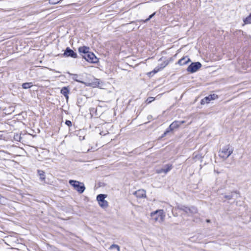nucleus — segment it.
<instances>
[{
	"mask_svg": "<svg viewBox=\"0 0 251 251\" xmlns=\"http://www.w3.org/2000/svg\"><path fill=\"white\" fill-rule=\"evenodd\" d=\"M169 132V130H166L165 132H164V135H166L168 132Z\"/></svg>",
	"mask_w": 251,
	"mask_h": 251,
	"instance_id": "nucleus-29",
	"label": "nucleus"
},
{
	"mask_svg": "<svg viewBox=\"0 0 251 251\" xmlns=\"http://www.w3.org/2000/svg\"><path fill=\"white\" fill-rule=\"evenodd\" d=\"M167 65H168V62H164L163 63H162V64L160 65V67H156V68H154V69L153 70V71L151 72L149 74L150 75L152 73L154 74L157 73L158 72H159L161 69H162L164 68H165Z\"/></svg>",
	"mask_w": 251,
	"mask_h": 251,
	"instance_id": "nucleus-13",
	"label": "nucleus"
},
{
	"mask_svg": "<svg viewBox=\"0 0 251 251\" xmlns=\"http://www.w3.org/2000/svg\"><path fill=\"white\" fill-rule=\"evenodd\" d=\"M69 182L76 191L80 194L82 193L85 189L84 184L82 182L74 180H70Z\"/></svg>",
	"mask_w": 251,
	"mask_h": 251,
	"instance_id": "nucleus-3",
	"label": "nucleus"
},
{
	"mask_svg": "<svg viewBox=\"0 0 251 251\" xmlns=\"http://www.w3.org/2000/svg\"><path fill=\"white\" fill-rule=\"evenodd\" d=\"M206 222H207V223H209V222H210V220H206Z\"/></svg>",
	"mask_w": 251,
	"mask_h": 251,
	"instance_id": "nucleus-30",
	"label": "nucleus"
},
{
	"mask_svg": "<svg viewBox=\"0 0 251 251\" xmlns=\"http://www.w3.org/2000/svg\"><path fill=\"white\" fill-rule=\"evenodd\" d=\"M73 75V79L74 80H75V81H76L77 82H78L79 83L84 84H85L87 86H93V83H92L86 82H84V81H81L80 80L78 79H77V77H78L77 75Z\"/></svg>",
	"mask_w": 251,
	"mask_h": 251,
	"instance_id": "nucleus-15",
	"label": "nucleus"
},
{
	"mask_svg": "<svg viewBox=\"0 0 251 251\" xmlns=\"http://www.w3.org/2000/svg\"><path fill=\"white\" fill-rule=\"evenodd\" d=\"M233 149L228 145L223 147L219 151V156L220 157L226 159L233 152Z\"/></svg>",
	"mask_w": 251,
	"mask_h": 251,
	"instance_id": "nucleus-2",
	"label": "nucleus"
},
{
	"mask_svg": "<svg viewBox=\"0 0 251 251\" xmlns=\"http://www.w3.org/2000/svg\"><path fill=\"white\" fill-rule=\"evenodd\" d=\"M154 100V98L153 97H149L148 98L147 101L148 102V103H151L152 101H153Z\"/></svg>",
	"mask_w": 251,
	"mask_h": 251,
	"instance_id": "nucleus-24",
	"label": "nucleus"
},
{
	"mask_svg": "<svg viewBox=\"0 0 251 251\" xmlns=\"http://www.w3.org/2000/svg\"><path fill=\"white\" fill-rule=\"evenodd\" d=\"M180 209L187 214L195 213L197 212V209L194 207H187L184 206H182Z\"/></svg>",
	"mask_w": 251,
	"mask_h": 251,
	"instance_id": "nucleus-9",
	"label": "nucleus"
},
{
	"mask_svg": "<svg viewBox=\"0 0 251 251\" xmlns=\"http://www.w3.org/2000/svg\"><path fill=\"white\" fill-rule=\"evenodd\" d=\"M224 197L226 199L230 200L232 199V196L231 195H225Z\"/></svg>",
	"mask_w": 251,
	"mask_h": 251,
	"instance_id": "nucleus-26",
	"label": "nucleus"
},
{
	"mask_svg": "<svg viewBox=\"0 0 251 251\" xmlns=\"http://www.w3.org/2000/svg\"><path fill=\"white\" fill-rule=\"evenodd\" d=\"M201 67V64L200 62H193L188 66L187 69V71L190 73H194L197 72Z\"/></svg>",
	"mask_w": 251,
	"mask_h": 251,
	"instance_id": "nucleus-5",
	"label": "nucleus"
},
{
	"mask_svg": "<svg viewBox=\"0 0 251 251\" xmlns=\"http://www.w3.org/2000/svg\"><path fill=\"white\" fill-rule=\"evenodd\" d=\"M244 24H251V14L244 20Z\"/></svg>",
	"mask_w": 251,
	"mask_h": 251,
	"instance_id": "nucleus-21",
	"label": "nucleus"
},
{
	"mask_svg": "<svg viewBox=\"0 0 251 251\" xmlns=\"http://www.w3.org/2000/svg\"><path fill=\"white\" fill-rule=\"evenodd\" d=\"M113 249H116L117 251H120V247L118 245L112 244V245L110 246V247L109 248V250H112Z\"/></svg>",
	"mask_w": 251,
	"mask_h": 251,
	"instance_id": "nucleus-22",
	"label": "nucleus"
},
{
	"mask_svg": "<svg viewBox=\"0 0 251 251\" xmlns=\"http://www.w3.org/2000/svg\"><path fill=\"white\" fill-rule=\"evenodd\" d=\"M106 197V195L104 194H99L97 197V200L100 206L102 208H106L108 206V202L105 200Z\"/></svg>",
	"mask_w": 251,
	"mask_h": 251,
	"instance_id": "nucleus-4",
	"label": "nucleus"
},
{
	"mask_svg": "<svg viewBox=\"0 0 251 251\" xmlns=\"http://www.w3.org/2000/svg\"><path fill=\"white\" fill-rule=\"evenodd\" d=\"M134 195L137 198H143L146 197V191L143 189H140L134 193Z\"/></svg>",
	"mask_w": 251,
	"mask_h": 251,
	"instance_id": "nucleus-11",
	"label": "nucleus"
},
{
	"mask_svg": "<svg viewBox=\"0 0 251 251\" xmlns=\"http://www.w3.org/2000/svg\"><path fill=\"white\" fill-rule=\"evenodd\" d=\"M38 175L40 176V179L42 181L44 180L45 179V172L43 171H41V170H38Z\"/></svg>",
	"mask_w": 251,
	"mask_h": 251,
	"instance_id": "nucleus-20",
	"label": "nucleus"
},
{
	"mask_svg": "<svg viewBox=\"0 0 251 251\" xmlns=\"http://www.w3.org/2000/svg\"><path fill=\"white\" fill-rule=\"evenodd\" d=\"M178 122L180 123V126L181 124L185 123V122L184 121H178Z\"/></svg>",
	"mask_w": 251,
	"mask_h": 251,
	"instance_id": "nucleus-28",
	"label": "nucleus"
},
{
	"mask_svg": "<svg viewBox=\"0 0 251 251\" xmlns=\"http://www.w3.org/2000/svg\"><path fill=\"white\" fill-rule=\"evenodd\" d=\"M61 93L66 98L67 100H68L69 99L68 94L69 93V90L66 87H64L62 88L60 91Z\"/></svg>",
	"mask_w": 251,
	"mask_h": 251,
	"instance_id": "nucleus-16",
	"label": "nucleus"
},
{
	"mask_svg": "<svg viewBox=\"0 0 251 251\" xmlns=\"http://www.w3.org/2000/svg\"><path fill=\"white\" fill-rule=\"evenodd\" d=\"M155 14V13H154L152 14L151 15L148 19H147L145 21H144V22L146 23V22H148V21H149L151 18H152L153 16H154V15Z\"/></svg>",
	"mask_w": 251,
	"mask_h": 251,
	"instance_id": "nucleus-23",
	"label": "nucleus"
},
{
	"mask_svg": "<svg viewBox=\"0 0 251 251\" xmlns=\"http://www.w3.org/2000/svg\"><path fill=\"white\" fill-rule=\"evenodd\" d=\"M180 126V123L177 121H174L169 126V128L171 130H174L178 128Z\"/></svg>",
	"mask_w": 251,
	"mask_h": 251,
	"instance_id": "nucleus-18",
	"label": "nucleus"
},
{
	"mask_svg": "<svg viewBox=\"0 0 251 251\" xmlns=\"http://www.w3.org/2000/svg\"><path fill=\"white\" fill-rule=\"evenodd\" d=\"M108 133V131H106V132H104L103 131L100 132V134L101 135H105Z\"/></svg>",
	"mask_w": 251,
	"mask_h": 251,
	"instance_id": "nucleus-27",
	"label": "nucleus"
},
{
	"mask_svg": "<svg viewBox=\"0 0 251 251\" xmlns=\"http://www.w3.org/2000/svg\"><path fill=\"white\" fill-rule=\"evenodd\" d=\"M83 57L88 62L91 63H96L98 61V59L95 55L90 51L85 55H83Z\"/></svg>",
	"mask_w": 251,
	"mask_h": 251,
	"instance_id": "nucleus-6",
	"label": "nucleus"
},
{
	"mask_svg": "<svg viewBox=\"0 0 251 251\" xmlns=\"http://www.w3.org/2000/svg\"><path fill=\"white\" fill-rule=\"evenodd\" d=\"M152 219L155 222L162 223L165 217V213L162 209L157 210L151 213Z\"/></svg>",
	"mask_w": 251,
	"mask_h": 251,
	"instance_id": "nucleus-1",
	"label": "nucleus"
},
{
	"mask_svg": "<svg viewBox=\"0 0 251 251\" xmlns=\"http://www.w3.org/2000/svg\"><path fill=\"white\" fill-rule=\"evenodd\" d=\"M33 86L32 82H26L22 84V87L24 89H28L31 88Z\"/></svg>",
	"mask_w": 251,
	"mask_h": 251,
	"instance_id": "nucleus-19",
	"label": "nucleus"
},
{
	"mask_svg": "<svg viewBox=\"0 0 251 251\" xmlns=\"http://www.w3.org/2000/svg\"><path fill=\"white\" fill-rule=\"evenodd\" d=\"M65 124L69 126L72 125V122L69 120L66 121Z\"/></svg>",
	"mask_w": 251,
	"mask_h": 251,
	"instance_id": "nucleus-25",
	"label": "nucleus"
},
{
	"mask_svg": "<svg viewBox=\"0 0 251 251\" xmlns=\"http://www.w3.org/2000/svg\"><path fill=\"white\" fill-rule=\"evenodd\" d=\"M64 55L67 57H72L75 58L77 57V54L69 48H67L64 53Z\"/></svg>",
	"mask_w": 251,
	"mask_h": 251,
	"instance_id": "nucleus-8",
	"label": "nucleus"
},
{
	"mask_svg": "<svg viewBox=\"0 0 251 251\" xmlns=\"http://www.w3.org/2000/svg\"><path fill=\"white\" fill-rule=\"evenodd\" d=\"M89 48L85 46L79 47L78 48V51L80 53H83L84 55L88 53L89 52Z\"/></svg>",
	"mask_w": 251,
	"mask_h": 251,
	"instance_id": "nucleus-17",
	"label": "nucleus"
},
{
	"mask_svg": "<svg viewBox=\"0 0 251 251\" xmlns=\"http://www.w3.org/2000/svg\"><path fill=\"white\" fill-rule=\"evenodd\" d=\"M218 98V96L215 94L209 95V96L205 97L201 100V104H204L208 103L212 100H214Z\"/></svg>",
	"mask_w": 251,
	"mask_h": 251,
	"instance_id": "nucleus-7",
	"label": "nucleus"
},
{
	"mask_svg": "<svg viewBox=\"0 0 251 251\" xmlns=\"http://www.w3.org/2000/svg\"><path fill=\"white\" fill-rule=\"evenodd\" d=\"M172 165L167 164L166 166H165L163 168L156 170V173L157 174H161L162 173L167 174L169 171H170L172 169Z\"/></svg>",
	"mask_w": 251,
	"mask_h": 251,
	"instance_id": "nucleus-10",
	"label": "nucleus"
},
{
	"mask_svg": "<svg viewBox=\"0 0 251 251\" xmlns=\"http://www.w3.org/2000/svg\"><path fill=\"white\" fill-rule=\"evenodd\" d=\"M167 65H168V62H164L163 63H162V64L160 65V67H156V68H154V69L153 70V71L151 72L149 74L150 75L152 73L154 74L157 73L158 72H159L161 69H162L164 68H165Z\"/></svg>",
	"mask_w": 251,
	"mask_h": 251,
	"instance_id": "nucleus-14",
	"label": "nucleus"
},
{
	"mask_svg": "<svg viewBox=\"0 0 251 251\" xmlns=\"http://www.w3.org/2000/svg\"><path fill=\"white\" fill-rule=\"evenodd\" d=\"M191 60L188 56H185L179 59L177 63L180 66H183L188 63Z\"/></svg>",
	"mask_w": 251,
	"mask_h": 251,
	"instance_id": "nucleus-12",
	"label": "nucleus"
}]
</instances>
